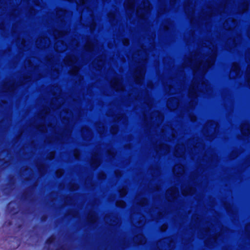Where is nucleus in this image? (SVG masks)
Instances as JSON below:
<instances>
[{"mask_svg": "<svg viewBox=\"0 0 250 250\" xmlns=\"http://www.w3.org/2000/svg\"><path fill=\"white\" fill-rule=\"evenodd\" d=\"M12 202L8 203L6 206L7 211L11 214H15L17 213L16 208L15 206H11Z\"/></svg>", "mask_w": 250, "mask_h": 250, "instance_id": "f257e3e1", "label": "nucleus"}, {"mask_svg": "<svg viewBox=\"0 0 250 250\" xmlns=\"http://www.w3.org/2000/svg\"><path fill=\"white\" fill-rule=\"evenodd\" d=\"M55 240V237L54 236H50L48 238L46 239L45 241V243L47 245H51L54 243Z\"/></svg>", "mask_w": 250, "mask_h": 250, "instance_id": "f03ea898", "label": "nucleus"}, {"mask_svg": "<svg viewBox=\"0 0 250 250\" xmlns=\"http://www.w3.org/2000/svg\"><path fill=\"white\" fill-rule=\"evenodd\" d=\"M28 194L27 193H24L22 195V198L23 200H26L27 198H28Z\"/></svg>", "mask_w": 250, "mask_h": 250, "instance_id": "7ed1b4c3", "label": "nucleus"}, {"mask_svg": "<svg viewBox=\"0 0 250 250\" xmlns=\"http://www.w3.org/2000/svg\"><path fill=\"white\" fill-rule=\"evenodd\" d=\"M46 219H47V217L46 215H42L41 217V220L42 222H44V221H46Z\"/></svg>", "mask_w": 250, "mask_h": 250, "instance_id": "20e7f679", "label": "nucleus"}, {"mask_svg": "<svg viewBox=\"0 0 250 250\" xmlns=\"http://www.w3.org/2000/svg\"><path fill=\"white\" fill-rule=\"evenodd\" d=\"M58 250H66L63 247H61L60 249H59Z\"/></svg>", "mask_w": 250, "mask_h": 250, "instance_id": "39448f33", "label": "nucleus"}, {"mask_svg": "<svg viewBox=\"0 0 250 250\" xmlns=\"http://www.w3.org/2000/svg\"><path fill=\"white\" fill-rule=\"evenodd\" d=\"M3 161V159H0V162H2Z\"/></svg>", "mask_w": 250, "mask_h": 250, "instance_id": "423d86ee", "label": "nucleus"}, {"mask_svg": "<svg viewBox=\"0 0 250 250\" xmlns=\"http://www.w3.org/2000/svg\"><path fill=\"white\" fill-rule=\"evenodd\" d=\"M7 163V161H5L4 163L5 164V163Z\"/></svg>", "mask_w": 250, "mask_h": 250, "instance_id": "0eeeda50", "label": "nucleus"}, {"mask_svg": "<svg viewBox=\"0 0 250 250\" xmlns=\"http://www.w3.org/2000/svg\"><path fill=\"white\" fill-rule=\"evenodd\" d=\"M11 222L10 221H9V224L10 225V224H11Z\"/></svg>", "mask_w": 250, "mask_h": 250, "instance_id": "6e6552de", "label": "nucleus"}]
</instances>
